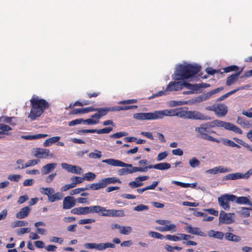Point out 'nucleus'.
I'll list each match as a JSON object with an SVG mask.
<instances>
[{
    "label": "nucleus",
    "mask_w": 252,
    "mask_h": 252,
    "mask_svg": "<svg viewBox=\"0 0 252 252\" xmlns=\"http://www.w3.org/2000/svg\"><path fill=\"white\" fill-rule=\"evenodd\" d=\"M201 69V66L198 65L191 64H180L176 67L174 74L175 80L171 81L167 85L166 91L168 92L178 91L183 88L184 81H179L189 79L197 74Z\"/></svg>",
    "instance_id": "1"
},
{
    "label": "nucleus",
    "mask_w": 252,
    "mask_h": 252,
    "mask_svg": "<svg viewBox=\"0 0 252 252\" xmlns=\"http://www.w3.org/2000/svg\"><path fill=\"white\" fill-rule=\"evenodd\" d=\"M189 111L182 108L155 111L153 112L137 113L133 115V118L140 120H153L163 119L165 116H177L184 119H189Z\"/></svg>",
    "instance_id": "2"
},
{
    "label": "nucleus",
    "mask_w": 252,
    "mask_h": 252,
    "mask_svg": "<svg viewBox=\"0 0 252 252\" xmlns=\"http://www.w3.org/2000/svg\"><path fill=\"white\" fill-rule=\"evenodd\" d=\"M31 109L29 117L32 120H35L40 117L44 110L49 108V104L45 99L39 98L38 96H32L30 100Z\"/></svg>",
    "instance_id": "3"
},
{
    "label": "nucleus",
    "mask_w": 252,
    "mask_h": 252,
    "mask_svg": "<svg viewBox=\"0 0 252 252\" xmlns=\"http://www.w3.org/2000/svg\"><path fill=\"white\" fill-rule=\"evenodd\" d=\"M137 105H127V106H117L112 107L104 108H94L93 111L97 112L91 116L92 118L97 119L99 120L102 117L106 115L110 111H119L121 110H127L137 108Z\"/></svg>",
    "instance_id": "4"
},
{
    "label": "nucleus",
    "mask_w": 252,
    "mask_h": 252,
    "mask_svg": "<svg viewBox=\"0 0 252 252\" xmlns=\"http://www.w3.org/2000/svg\"><path fill=\"white\" fill-rule=\"evenodd\" d=\"M93 213H98L102 216L119 217L125 216L124 212L122 210H107L105 207L98 205L93 206Z\"/></svg>",
    "instance_id": "5"
},
{
    "label": "nucleus",
    "mask_w": 252,
    "mask_h": 252,
    "mask_svg": "<svg viewBox=\"0 0 252 252\" xmlns=\"http://www.w3.org/2000/svg\"><path fill=\"white\" fill-rule=\"evenodd\" d=\"M183 87L189 90L187 91H184L183 93L184 94H190L197 92L202 88H206L210 86L209 84L201 83L199 84H191L190 83L184 81Z\"/></svg>",
    "instance_id": "6"
},
{
    "label": "nucleus",
    "mask_w": 252,
    "mask_h": 252,
    "mask_svg": "<svg viewBox=\"0 0 252 252\" xmlns=\"http://www.w3.org/2000/svg\"><path fill=\"white\" fill-rule=\"evenodd\" d=\"M195 131L198 133L196 135L197 137L200 138L201 139L206 140L208 141L215 142L217 143H220V140L213 137L212 136H210L207 134V133H215V131L211 130L209 131L208 130L207 127H204L201 126L199 127H197L195 129Z\"/></svg>",
    "instance_id": "7"
},
{
    "label": "nucleus",
    "mask_w": 252,
    "mask_h": 252,
    "mask_svg": "<svg viewBox=\"0 0 252 252\" xmlns=\"http://www.w3.org/2000/svg\"><path fill=\"white\" fill-rule=\"evenodd\" d=\"M156 222L159 224L165 225L164 226H159L156 229L160 231L164 232L168 231H172L175 232L177 230L176 226L174 224H169L170 221L167 220H158Z\"/></svg>",
    "instance_id": "8"
},
{
    "label": "nucleus",
    "mask_w": 252,
    "mask_h": 252,
    "mask_svg": "<svg viewBox=\"0 0 252 252\" xmlns=\"http://www.w3.org/2000/svg\"><path fill=\"white\" fill-rule=\"evenodd\" d=\"M252 175V169H250L245 174L236 173L228 174L223 178L222 180H234L242 178L248 179Z\"/></svg>",
    "instance_id": "9"
},
{
    "label": "nucleus",
    "mask_w": 252,
    "mask_h": 252,
    "mask_svg": "<svg viewBox=\"0 0 252 252\" xmlns=\"http://www.w3.org/2000/svg\"><path fill=\"white\" fill-rule=\"evenodd\" d=\"M223 90V87H221L220 88H217L214 90H211L206 93H203L201 94L200 96L196 97L194 99V102L199 103L201 101L207 100L214 94L219 93L220 92L222 91Z\"/></svg>",
    "instance_id": "10"
},
{
    "label": "nucleus",
    "mask_w": 252,
    "mask_h": 252,
    "mask_svg": "<svg viewBox=\"0 0 252 252\" xmlns=\"http://www.w3.org/2000/svg\"><path fill=\"white\" fill-rule=\"evenodd\" d=\"M93 206L90 207H80L72 209L70 212L71 214L77 215H86L93 213Z\"/></svg>",
    "instance_id": "11"
},
{
    "label": "nucleus",
    "mask_w": 252,
    "mask_h": 252,
    "mask_svg": "<svg viewBox=\"0 0 252 252\" xmlns=\"http://www.w3.org/2000/svg\"><path fill=\"white\" fill-rule=\"evenodd\" d=\"M126 167H130V168H121L118 171L119 175H124L128 174H131L136 172H144L145 170L142 169V167H133L131 165V166H126Z\"/></svg>",
    "instance_id": "12"
},
{
    "label": "nucleus",
    "mask_w": 252,
    "mask_h": 252,
    "mask_svg": "<svg viewBox=\"0 0 252 252\" xmlns=\"http://www.w3.org/2000/svg\"><path fill=\"white\" fill-rule=\"evenodd\" d=\"M171 165L170 163L166 162H161L157 163L155 165H149L142 167V169L145 170V172H147L148 169L155 168L158 170H163L168 169L170 168Z\"/></svg>",
    "instance_id": "13"
},
{
    "label": "nucleus",
    "mask_w": 252,
    "mask_h": 252,
    "mask_svg": "<svg viewBox=\"0 0 252 252\" xmlns=\"http://www.w3.org/2000/svg\"><path fill=\"white\" fill-rule=\"evenodd\" d=\"M189 119L199 120H208L210 119V118L208 115L202 114L199 111H189Z\"/></svg>",
    "instance_id": "14"
},
{
    "label": "nucleus",
    "mask_w": 252,
    "mask_h": 252,
    "mask_svg": "<svg viewBox=\"0 0 252 252\" xmlns=\"http://www.w3.org/2000/svg\"><path fill=\"white\" fill-rule=\"evenodd\" d=\"M76 205V199L74 197L67 196L65 197L63 202V209L64 210L69 209Z\"/></svg>",
    "instance_id": "15"
},
{
    "label": "nucleus",
    "mask_w": 252,
    "mask_h": 252,
    "mask_svg": "<svg viewBox=\"0 0 252 252\" xmlns=\"http://www.w3.org/2000/svg\"><path fill=\"white\" fill-rule=\"evenodd\" d=\"M61 165L63 168L72 173L80 175L82 170V168L79 166L69 164L66 163H63Z\"/></svg>",
    "instance_id": "16"
},
{
    "label": "nucleus",
    "mask_w": 252,
    "mask_h": 252,
    "mask_svg": "<svg viewBox=\"0 0 252 252\" xmlns=\"http://www.w3.org/2000/svg\"><path fill=\"white\" fill-rule=\"evenodd\" d=\"M185 230L189 233L198 235L200 236L206 237V234L202 231L200 228L197 227H192L190 225H188L185 227Z\"/></svg>",
    "instance_id": "17"
},
{
    "label": "nucleus",
    "mask_w": 252,
    "mask_h": 252,
    "mask_svg": "<svg viewBox=\"0 0 252 252\" xmlns=\"http://www.w3.org/2000/svg\"><path fill=\"white\" fill-rule=\"evenodd\" d=\"M53 157V154L49 155V150L47 149H41L37 148L36 149L34 156L38 158H46L49 156Z\"/></svg>",
    "instance_id": "18"
},
{
    "label": "nucleus",
    "mask_w": 252,
    "mask_h": 252,
    "mask_svg": "<svg viewBox=\"0 0 252 252\" xmlns=\"http://www.w3.org/2000/svg\"><path fill=\"white\" fill-rule=\"evenodd\" d=\"M227 107L224 104L220 103L215 106L214 112L219 117L224 116L227 114Z\"/></svg>",
    "instance_id": "19"
},
{
    "label": "nucleus",
    "mask_w": 252,
    "mask_h": 252,
    "mask_svg": "<svg viewBox=\"0 0 252 252\" xmlns=\"http://www.w3.org/2000/svg\"><path fill=\"white\" fill-rule=\"evenodd\" d=\"M102 162L114 166H131V164L126 163L119 160L113 158L103 159Z\"/></svg>",
    "instance_id": "20"
},
{
    "label": "nucleus",
    "mask_w": 252,
    "mask_h": 252,
    "mask_svg": "<svg viewBox=\"0 0 252 252\" xmlns=\"http://www.w3.org/2000/svg\"><path fill=\"white\" fill-rule=\"evenodd\" d=\"M242 71V69L237 71L236 73H233L227 78L226 81V85L227 86H230L232 84H234L239 78V75L241 74Z\"/></svg>",
    "instance_id": "21"
},
{
    "label": "nucleus",
    "mask_w": 252,
    "mask_h": 252,
    "mask_svg": "<svg viewBox=\"0 0 252 252\" xmlns=\"http://www.w3.org/2000/svg\"><path fill=\"white\" fill-rule=\"evenodd\" d=\"M93 110V107L91 106L86 108H80L77 109H73L70 112V115H76L78 114H85L90 112H92Z\"/></svg>",
    "instance_id": "22"
},
{
    "label": "nucleus",
    "mask_w": 252,
    "mask_h": 252,
    "mask_svg": "<svg viewBox=\"0 0 252 252\" xmlns=\"http://www.w3.org/2000/svg\"><path fill=\"white\" fill-rule=\"evenodd\" d=\"M30 208L28 206L24 207L16 214L17 218L22 219L27 217L30 214Z\"/></svg>",
    "instance_id": "23"
},
{
    "label": "nucleus",
    "mask_w": 252,
    "mask_h": 252,
    "mask_svg": "<svg viewBox=\"0 0 252 252\" xmlns=\"http://www.w3.org/2000/svg\"><path fill=\"white\" fill-rule=\"evenodd\" d=\"M57 165L56 163H48L43 166L41 169V173L43 175L49 173L54 169Z\"/></svg>",
    "instance_id": "24"
},
{
    "label": "nucleus",
    "mask_w": 252,
    "mask_h": 252,
    "mask_svg": "<svg viewBox=\"0 0 252 252\" xmlns=\"http://www.w3.org/2000/svg\"><path fill=\"white\" fill-rule=\"evenodd\" d=\"M219 220L220 223H221L229 224L233 222V220L230 214L224 213L222 216L220 215Z\"/></svg>",
    "instance_id": "25"
},
{
    "label": "nucleus",
    "mask_w": 252,
    "mask_h": 252,
    "mask_svg": "<svg viewBox=\"0 0 252 252\" xmlns=\"http://www.w3.org/2000/svg\"><path fill=\"white\" fill-rule=\"evenodd\" d=\"M218 202L219 205L222 206L225 210H228L230 208L229 204H228V200L225 195H223L219 197Z\"/></svg>",
    "instance_id": "26"
},
{
    "label": "nucleus",
    "mask_w": 252,
    "mask_h": 252,
    "mask_svg": "<svg viewBox=\"0 0 252 252\" xmlns=\"http://www.w3.org/2000/svg\"><path fill=\"white\" fill-rule=\"evenodd\" d=\"M225 239L228 241L238 242L241 240V237L239 236L233 234L230 232H226L224 234Z\"/></svg>",
    "instance_id": "27"
},
{
    "label": "nucleus",
    "mask_w": 252,
    "mask_h": 252,
    "mask_svg": "<svg viewBox=\"0 0 252 252\" xmlns=\"http://www.w3.org/2000/svg\"><path fill=\"white\" fill-rule=\"evenodd\" d=\"M245 88V86H242V87H239V88H237L236 89L233 90L231 91L230 92H228V93H226L225 94H224L221 95V96L219 97L217 99V101H221L224 100V99L226 98L227 97H228L230 95L235 94L236 92H238V91H239L240 90H243Z\"/></svg>",
    "instance_id": "28"
},
{
    "label": "nucleus",
    "mask_w": 252,
    "mask_h": 252,
    "mask_svg": "<svg viewBox=\"0 0 252 252\" xmlns=\"http://www.w3.org/2000/svg\"><path fill=\"white\" fill-rule=\"evenodd\" d=\"M228 124V122H225L219 120H215L211 122V126L224 127L226 129Z\"/></svg>",
    "instance_id": "29"
},
{
    "label": "nucleus",
    "mask_w": 252,
    "mask_h": 252,
    "mask_svg": "<svg viewBox=\"0 0 252 252\" xmlns=\"http://www.w3.org/2000/svg\"><path fill=\"white\" fill-rule=\"evenodd\" d=\"M208 235L210 237L222 240L224 236V234L220 231H215L213 230H211L208 233Z\"/></svg>",
    "instance_id": "30"
},
{
    "label": "nucleus",
    "mask_w": 252,
    "mask_h": 252,
    "mask_svg": "<svg viewBox=\"0 0 252 252\" xmlns=\"http://www.w3.org/2000/svg\"><path fill=\"white\" fill-rule=\"evenodd\" d=\"M102 182L105 187L108 184H115L116 183H121V181L116 177H108L102 179Z\"/></svg>",
    "instance_id": "31"
},
{
    "label": "nucleus",
    "mask_w": 252,
    "mask_h": 252,
    "mask_svg": "<svg viewBox=\"0 0 252 252\" xmlns=\"http://www.w3.org/2000/svg\"><path fill=\"white\" fill-rule=\"evenodd\" d=\"M249 197H250V196H248V197H238L236 200V203L239 204H247L250 206H252V203L249 200Z\"/></svg>",
    "instance_id": "32"
},
{
    "label": "nucleus",
    "mask_w": 252,
    "mask_h": 252,
    "mask_svg": "<svg viewBox=\"0 0 252 252\" xmlns=\"http://www.w3.org/2000/svg\"><path fill=\"white\" fill-rule=\"evenodd\" d=\"M39 162V159H31L29 160L25 164H22V166H18V169H24L31 166H33L37 164Z\"/></svg>",
    "instance_id": "33"
},
{
    "label": "nucleus",
    "mask_w": 252,
    "mask_h": 252,
    "mask_svg": "<svg viewBox=\"0 0 252 252\" xmlns=\"http://www.w3.org/2000/svg\"><path fill=\"white\" fill-rule=\"evenodd\" d=\"M226 129L232 131L236 133L240 134H242L243 133L242 130L239 127L230 123H228Z\"/></svg>",
    "instance_id": "34"
},
{
    "label": "nucleus",
    "mask_w": 252,
    "mask_h": 252,
    "mask_svg": "<svg viewBox=\"0 0 252 252\" xmlns=\"http://www.w3.org/2000/svg\"><path fill=\"white\" fill-rule=\"evenodd\" d=\"M60 140V137L54 136L46 139L43 143L44 147L49 146L51 144L59 141Z\"/></svg>",
    "instance_id": "35"
},
{
    "label": "nucleus",
    "mask_w": 252,
    "mask_h": 252,
    "mask_svg": "<svg viewBox=\"0 0 252 252\" xmlns=\"http://www.w3.org/2000/svg\"><path fill=\"white\" fill-rule=\"evenodd\" d=\"M158 181H155L153 182L151 185L147 186L145 188L142 189H137V191L139 193H142L144 191L148 190V189H154L156 187L158 186Z\"/></svg>",
    "instance_id": "36"
},
{
    "label": "nucleus",
    "mask_w": 252,
    "mask_h": 252,
    "mask_svg": "<svg viewBox=\"0 0 252 252\" xmlns=\"http://www.w3.org/2000/svg\"><path fill=\"white\" fill-rule=\"evenodd\" d=\"M63 194L60 192L52 194L49 197L48 200L51 202H53L57 200H60L62 199Z\"/></svg>",
    "instance_id": "37"
},
{
    "label": "nucleus",
    "mask_w": 252,
    "mask_h": 252,
    "mask_svg": "<svg viewBox=\"0 0 252 252\" xmlns=\"http://www.w3.org/2000/svg\"><path fill=\"white\" fill-rule=\"evenodd\" d=\"M48 136L46 134H37L35 135H26L24 136V138L25 139L27 140H32V139H37L39 138H44Z\"/></svg>",
    "instance_id": "38"
},
{
    "label": "nucleus",
    "mask_w": 252,
    "mask_h": 252,
    "mask_svg": "<svg viewBox=\"0 0 252 252\" xmlns=\"http://www.w3.org/2000/svg\"><path fill=\"white\" fill-rule=\"evenodd\" d=\"M89 188L92 190H98L104 188L102 180H100L98 183H94L91 184Z\"/></svg>",
    "instance_id": "39"
},
{
    "label": "nucleus",
    "mask_w": 252,
    "mask_h": 252,
    "mask_svg": "<svg viewBox=\"0 0 252 252\" xmlns=\"http://www.w3.org/2000/svg\"><path fill=\"white\" fill-rule=\"evenodd\" d=\"M42 194L46 195L49 199V197L55 193V190L52 188H45L42 189V191H41Z\"/></svg>",
    "instance_id": "40"
},
{
    "label": "nucleus",
    "mask_w": 252,
    "mask_h": 252,
    "mask_svg": "<svg viewBox=\"0 0 252 252\" xmlns=\"http://www.w3.org/2000/svg\"><path fill=\"white\" fill-rule=\"evenodd\" d=\"M143 185L142 182H140L139 180H136V178L134 181L130 182L128 184L129 186L132 189L142 186Z\"/></svg>",
    "instance_id": "41"
},
{
    "label": "nucleus",
    "mask_w": 252,
    "mask_h": 252,
    "mask_svg": "<svg viewBox=\"0 0 252 252\" xmlns=\"http://www.w3.org/2000/svg\"><path fill=\"white\" fill-rule=\"evenodd\" d=\"M223 70L225 72H229L231 71H235L237 72L240 70H239V67L238 66L236 65H232L224 68Z\"/></svg>",
    "instance_id": "42"
},
{
    "label": "nucleus",
    "mask_w": 252,
    "mask_h": 252,
    "mask_svg": "<svg viewBox=\"0 0 252 252\" xmlns=\"http://www.w3.org/2000/svg\"><path fill=\"white\" fill-rule=\"evenodd\" d=\"M113 130L112 127H104L102 129H95V132L97 134L109 133Z\"/></svg>",
    "instance_id": "43"
},
{
    "label": "nucleus",
    "mask_w": 252,
    "mask_h": 252,
    "mask_svg": "<svg viewBox=\"0 0 252 252\" xmlns=\"http://www.w3.org/2000/svg\"><path fill=\"white\" fill-rule=\"evenodd\" d=\"M0 130L2 132L3 134H8L6 132L12 130V128L8 125L4 124H0Z\"/></svg>",
    "instance_id": "44"
},
{
    "label": "nucleus",
    "mask_w": 252,
    "mask_h": 252,
    "mask_svg": "<svg viewBox=\"0 0 252 252\" xmlns=\"http://www.w3.org/2000/svg\"><path fill=\"white\" fill-rule=\"evenodd\" d=\"M28 222L24 220H16L13 223L12 226L13 227L27 226Z\"/></svg>",
    "instance_id": "45"
},
{
    "label": "nucleus",
    "mask_w": 252,
    "mask_h": 252,
    "mask_svg": "<svg viewBox=\"0 0 252 252\" xmlns=\"http://www.w3.org/2000/svg\"><path fill=\"white\" fill-rule=\"evenodd\" d=\"M83 123L88 125H92L98 123L99 121L97 120V119L92 118V119H88L86 120L83 119Z\"/></svg>",
    "instance_id": "46"
},
{
    "label": "nucleus",
    "mask_w": 252,
    "mask_h": 252,
    "mask_svg": "<svg viewBox=\"0 0 252 252\" xmlns=\"http://www.w3.org/2000/svg\"><path fill=\"white\" fill-rule=\"evenodd\" d=\"M189 164L191 167L195 168L200 165V162L196 158H193L189 160Z\"/></svg>",
    "instance_id": "47"
},
{
    "label": "nucleus",
    "mask_w": 252,
    "mask_h": 252,
    "mask_svg": "<svg viewBox=\"0 0 252 252\" xmlns=\"http://www.w3.org/2000/svg\"><path fill=\"white\" fill-rule=\"evenodd\" d=\"M132 229L130 226H121L120 232L123 234L127 235L130 233Z\"/></svg>",
    "instance_id": "48"
},
{
    "label": "nucleus",
    "mask_w": 252,
    "mask_h": 252,
    "mask_svg": "<svg viewBox=\"0 0 252 252\" xmlns=\"http://www.w3.org/2000/svg\"><path fill=\"white\" fill-rule=\"evenodd\" d=\"M168 91H166V89L165 90L159 91L155 94H153V95L151 96H150L149 98H153L161 95H166L168 94Z\"/></svg>",
    "instance_id": "49"
},
{
    "label": "nucleus",
    "mask_w": 252,
    "mask_h": 252,
    "mask_svg": "<svg viewBox=\"0 0 252 252\" xmlns=\"http://www.w3.org/2000/svg\"><path fill=\"white\" fill-rule=\"evenodd\" d=\"M128 134L127 132L122 131V132H119L117 133H115L113 134H111L109 136V137L111 138H120L123 136H126Z\"/></svg>",
    "instance_id": "50"
},
{
    "label": "nucleus",
    "mask_w": 252,
    "mask_h": 252,
    "mask_svg": "<svg viewBox=\"0 0 252 252\" xmlns=\"http://www.w3.org/2000/svg\"><path fill=\"white\" fill-rule=\"evenodd\" d=\"M95 177L96 176L94 173L88 172L84 175V178L85 180L92 181L95 179Z\"/></svg>",
    "instance_id": "51"
},
{
    "label": "nucleus",
    "mask_w": 252,
    "mask_h": 252,
    "mask_svg": "<svg viewBox=\"0 0 252 252\" xmlns=\"http://www.w3.org/2000/svg\"><path fill=\"white\" fill-rule=\"evenodd\" d=\"M149 234L153 238H158L161 240L163 239L165 237L160 233L155 231H150L149 232Z\"/></svg>",
    "instance_id": "52"
},
{
    "label": "nucleus",
    "mask_w": 252,
    "mask_h": 252,
    "mask_svg": "<svg viewBox=\"0 0 252 252\" xmlns=\"http://www.w3.org/2000/svg\"><path fill=\"white\" fill-rule=\"evenodd\" d=\"M22 178V176L20 175H15V174H12V175H9L7 179L11 181H14L18 182L19 181L20 179Z\"/></svg>",
    "instance_id": "53"
},
{
    "label": "nucleus",
    "mask_w": 252,
    "mask_h": 252,
    "mask_svg": "<svg viewBox=\"0 0 252 252\" xmlns=\"http://www.w3.org/2000/svg\"><path fill=\"white\" fill-rule=\"evenodd\" d=\"M96 153H90L89 155V157L91 158H99L101 157V152L98 150H95Z\"/></svg>",
    "instance_id": "54"
},
{
    "label": "nucleus",
    "mask_w": 252,
    "mask_h": 252,
    "mask_svg": "<svg viewBox=\"0 0 252 252\" xmlns=\"http://www.w3.org/2000/svg\"><path fill=\"white\" fill-rule=\"evenodd\" d=\"M149 209V207L148 206L140 204L136 206H135L133 210L136 211L140 212L144 210H148Z\"/></svg>",
    "instance_id": "55"
},
{
    "label": "nucleus",
    "mask_w": 252,
    "mask_h": 252,
    "mask_svg": "<svg viewBox=\"0 0 252 252\" xmlns=\"http://www.w3.org/2000/svg\"><path fill=\"white\" fill-rule=\"evenodd\" d=\"M88 189L87 188H77V189H72L70 191V194L71 195H73L75 194H79L81 191L86 190V189Z\"/></svg>",
    "instance_id": "56"
},
{
    "label": "nucleus",
    "mask_w": 252,
    "mask_h": 252,
    "mask_svg": "<svg viewBox=\"0 0 252 252\" xmlns=\"http://www.w3.org/2000/svg\"><path fill=\"white\" fill-rule=\"evenodd\" d=\"M237 123L240 125L246 126L248 125V123L244 118L238 117L237 120Z\"/></svg>",
    "instance_id": "57"
},
{
    "label": "nucleus",
    "mask_w": 252,
    "mask_h": 252,
    "mask_svg": "<svg viewBox=\"0 0 252 252\" xmlns=\"http://www.w3.org/2000/svg\"><path fill=\"white\" fill-rule=\"evenodd\" d=\"M165 238H166L168 240H171L173 241H178L181 240V238H180V237L170 234L166 235L165 236Z\"/></svg>",
    "instance_id": "58"
},
{
    "label": "nucleus",
    "mask_w": 252,
    "mask_h": 252,
    "mask_svg": "<svg viewBox=\"0 0 252 252\" xmlns=\"http://www.w3.org/2000/svg\"><path fill=\"white\" fill-rule=\"evenodd\" d=\"M137 100L136 99H126L120 101L118 102L120 104H130L137 102Z\"/></svg>",
    "instance_id": "59"
},
{
    "label": "nucleus",
    "mask_w": 252,
    "mask_h": 252,
    "mask_svg": "<svg viewBox=\"0 0 252 252\" xmlns=\"http://www.w3.org/2000/svg\"><path fill=\"white\" fill-rule=\"evenodd\" d=\"M95 220L94 219H86L80 220L78 221V223L80 224H85L88 223H91L94 222Z\"/></svg>",
    "instance_id": "60"
},
{
    "label": "nucleus",
    "mask_w": 252,
    "mask_h": 252,
    "mask_svg": "<svg viewBox=\"0 0 252 252\" xmlns=\"http://www.w3.org/2000/svg\"><path fill=\"white\" fill-rule=\"evenodd\" d=\"M172 184H174L176 185L179 186L182 188H189V183H185L183 182H181L179 181H173L172 182Z\"/></svg>",
    "instance_id": "61"
},
{
    "label": "nucleus",
    "mask_w": 252,
    "mask_h": 252,
    "mask_svg": "<svg viewBox=\"0 0 252 252\" xmlns=\"http://www.w3.org/2000/svg\"><path fill=\"white\" fill-rule=\"evenodd\" d=\"M167 155L168 154L166 152H163L159 153L157 157V161H159L164 159L167 157Z\"/></svg>",
    "instance_id": "62"
},
{
    "label": "nucleus",
    "mask_w": 252,
    "mask_h": 252,
    "mask_svg": "<svg viewBox=\"0 0 252 252\" xmlns=\"http://www.w3.org/2000/svg\"><path fill=\"white\" fill-rule=\"evenodd\" d=\"M233 139L239 144L242 145L243 146L247 148H249V144L245 143L242 139H239L238 138H233Z\"/></svg>",
    "instance_id": "63"
},
{
    "label": "nucleus",
    "mask_w": 252,
    "mask_h": 252,
    "mask_svg": "<svg viewBox=\"0 0 252 252\" xmlns=\"http://www.w3.org/2000/svg\"><path fill=\"white\" fill-rule=\"evenodd\" d=\"M83 119H77L74 120H72L69 122L68 125L69 126H73L76 125L80 124L83 123Z\"/></svg>",
    "instance_id": "64"
}]
</instances>
